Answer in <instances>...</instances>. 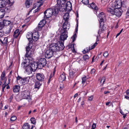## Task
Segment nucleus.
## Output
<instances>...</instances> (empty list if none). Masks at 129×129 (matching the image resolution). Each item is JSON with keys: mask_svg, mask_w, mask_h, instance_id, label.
I'll return each instance as SVG.
<instances>
[{"mask_svg": "<svg viewBox=\"0 0 129 129\" xmlns=\"http://www.w3.org/2000/svg\"><path fill=\"white\" fill-rule=\"evenodd\" d=\"M60 11L59 8H55L53 10L51 8H50L46 10L44 12L45 15L44 17L45 19L51 17L52 14H57Z\"/></svg>", "mask_w": 129, "mask_h": 129, "instance_id": "nucleus-1", "label": "nucleus"}, {"mask_svg": "<svg viewBox=\"0 0 129 129\" xmlns=\"http://www.w3.org/2000/svg\"><path fill=\"white\" fill-rule=\"evenodd\" d=\"M29 42L28 44V46L26 47V54L25 55L26 57H30L33 54V52L30 50L33 47V41H29Z\"/></svg>", "mask_w": 129, "mask_h": 129, "instance_id": "nucleus-2", "label": "nucleus"}, {"mask_svg": "<svg viewBox=\"0 0 129 129\" xmlns=\"http://www.w3.org/2000/svg\"><path fill=\"white\" fill-rule=\"evenodd\" d=\"M122 2L120 0H118L114 3H110L108 5L107 8L119 9L121 7Z\"/></svg>", "mask_w": 129, "mask_h": 129, "instance_id": "nucleus-3", "label": "nucleus"}, {"mask_svg": "<svg viewBox=\"0 0 129 129\" xmlns=\"http://www.w3.org/2000/svg\"><path fill=\"white\" fill-rule=\"evenodd\" d=\"M21 67L24 68L25 71L28 74H30L32 73L33 71L30 63L28 64L26 61H24L21 64Z\"/></svg>", "mask_w": 129, "mask_h": 129, "instance_id": "nucleus-4", "label": "nucleus"}, {"mask_svg": "<svg viewBox=\"0 0 129 129\" xmlns=\"http://www.w3.org/2000/svg\"><path fill=\"white\" fill-rule=\"evenodd\" d=\"M120 9H118L107 8V12L113 15H115L117 16H120L122 14V12Z\"/></svg>", "mask_w": 129, "mask_h": 129, "instance_id": "nucleus-5", "label": "nucleus"}, {"mask_svg": "<svg viewBox=\"0 0 129 129\" xmlns=\"http://www.w3.org/2000/svg\"><path fill=\"white\" fill-rule=\"evenodd\" d=\"M38 65V68L41 69L45 66L47 64V61L44 58L40 59L37 62Z\"/></svg>", "mask_w": 129, "mask_h": 129, "instance_id": "nucleus-6", "label": "nucleus"}, {"mask_svg": "<svg viewBox=\"0 0 129 129\" xmlns=\"http://www.w3.org/2000/svg\"><path fill=\"white\" fill-rule=\"evenodd\" d=\"M36 78L38 81L43 82L45 79V77L43 74L38 73L36 74Z\"/></svg>", "mask_w": 129, "mask_h": 129, "instance_id": "nucleus-7", "label": "nucleus"}, {"mask_svg": "<svg viewBox=\"0 0 129 129\" xmlns=\"http://www.w3.org/2000/svg\"><path fill=\"white\" fill-rule=\"evenodd\" d=\"M29 91L28 90H25L22 91L21 96L22 99H27L30 97Z\"/></svg>", "mask_w": 129, "mask_h": 129, "instance_id": "nucleus-8", "label": "nucleus"}, {"mask_svg": "<svg viewBox=\"0 0 129 129\" xmlns=\"http://www.w3.org/2000/svg\"><path fill=\"white\" fill-rule=\"evenodd\" d=\"M54 52L49 48L47 50L45 54V56L46 58L49 59L52 57L53 55Z\"/></svg>", "mask_w": 129, "mask_h": 129, "instance_id": "nucleus-9", "label": "nucleus"}, {"mask_svg": "<svg viewBox=\"0 0 129 129\" xmlns=\"http://www.w3.org/2000/svg\"><path fill=\"white\" fill-rule=\"evenodd\" d=\"M46 23V21L44 19H42L39 23L38 26L36 28L37 30H40L43 27Z\"/></svg>", "mask_w": 129, "mask_h": 129, "instance_id": "nucleus-10", "label": "nucleus"}, {"mask_svg": "<svg viewBox=\"0 0 129 129\" xmlns=\"http://www.w3.org/2000/svg\"><path fill=\"white\" fill-rule=\"evenodd\" d=\"M13 3L9 1V3L7 4V6L5 9L4 11L7 12L9 13L12 10L13 7Z\"/></svg>", "mask_w": 129, "mask_h": 129, "instance_id": "nucleus-11", "label": "nucleus"}, {"mask_svg": "<svg viewBox=\"0 0 129 129\" xmlns=\"http://www.w3.org/2000/svg\"><path fill=\"white\" fill-rule=\"evenodd\" d=\"M49 48L54 52L57 51V43L52 44L50 45Z\"/></svg>", "mask_w": 129, "mask_h": 129, "instance_id": "nucleus-12", "label": "nucleus"}, {"mask_svg": "<svg viewBox=\"0 0 129 129\" xmlns=\"http://www.w3.org/2000/svg\"><path fill=\"white\" fill-rule=\"evenodd\" d=\"M10 0H0V7L3 8L7 5V4L9 3Z\"/></svg>", "mask_w": 129, "mask_h": 129, "instance_id": "nucleus-13", "label": "nucleus"}, {"mask_svg": "<svg viewBox=\"0 0 129 129\" xmlns=\"http://www.w3.org/2000/svg\"><path fill=\"white\" fill-rule=\"evenodd\" d=\"M57 51H59L63 50L64 48V45L63 43L62 42H60V41L57 43Z\"/></svg>", "mask_w": 129, "mask_h": 129, "instance_id": "nucleus-14", "label": "nucleus"}, {"mask_svg": "<svg viewBox=\"0 0 129 129\" xmlns=\"http://www.w3.org/2000/svg\"><path fill=\"white\" fill-rule=\"evenodd\" d=\"M99 19L100 24H101V22H103L105 18V15L103 12L101 13L99 15Z\"/></svg>", "mask_w": 129, "mask_h": 129, "instance_id": "nucleus-15", "label": "nucleus"}, {"mask_svg": "<svg viewBox=\"0 0 129 129\" xmlns=\"http://www.w3.org/2000/svg\"><path fill=\"white\" fill-rule=\"evenodd\" d=\"M29 79V77L22 78L20 81L21 84L22 85H25L28 82Z\"/></svg>", "mask_w": 129, "mask_h": 129, "instance_id": "nucleus-16", "label": "nucleus"}, {"mask_svg": "<svg viewBox=\"0 0 129 129\" xmlns=\"http://www.w3.org/2000/svg\"><path fill=\"white\" fill-rule=\"evenodd\" d=\"M68 37L67 32L64 31L61 34L60 37V40H65Z\"/></svg>", "mask_w": 129, "mask_h": 129, "instance_id": "nucleus-17", "label": "nucleus"}, {"mask_svg": "<svg viewBox=\"0 0 129 129\" xmlns=\"http://www.w3.org/2000/svg\"><path fill=\"white\" fill-rule=\"evenodd\" d=\"M31 68H32L33 71H35L38 68V65L37 62H33L30 63Z\"/></svg>", "mask_w": 129, "mask_h": 129, "instance_id": "nucleus-18", "label": "nucleus"}, {"mask_svg": "<svg viewBox=\"0 0 129 129\" xmlns=\"http://www.w3.org/2000/svg\"><path fill=\"white\" fill-rule=\"evenodd\" d=\"M42 82L36 80L35 82L34 88H35L39 89L41 86L42 83Z\"/></svg>", "mask_w": 129, "mask_h": 129, "instance_id": "nucleus-19", "label": "nucleus"}, {"mask_svg": "<svg viewBox=\"0 0 129 129\" xmlns=\"http://www.w3.org/2000/svg\"><path fill=\"white\" fill-rule=\"evenodd\" d=\"M70 27V24L68 23V22H64L63 24V28L64 29V31H67L69 29Z\"/></svg>", "mask_w": 129, "mask_h": 129, "instance_id": "nucleus-20", "label": "nucleus"}, {"mask_svg": "<svg viewBox=\"0 0 129 129\" xmlns=\"http://www.w3.org/2000/svg\"><path fill=\"white\" fill-rule=\"evenodd\" d=\"M39 37V34L38 31H36L35 32L33 35V40H38Z\"/></svg>", "mask_w": 129, "mask_h": 129, "instance_id": "nucleus-21", "label": "nucleus"}, {"mask_svg": "<svg viewBox=\"0 0 129 129\" xmlns=\"http://www.w3.org/2000/svg\"><path fill=\"white\" fill-rule=\"evenodd\" d=\"M19 29H17L14 32L13 35L14 40L15 38H17L19 37H20V32H19Z\"/></svg>", "mask_w": 129, "mask_h": 129, "instance_id": "nucleus-22", "label": "nucleus"}, {"mask_svg": "<svg viewBox=\"0 0 129 129\" xmlns=\"http://www.w3.org/2000/svg\"><path fill=\"white\" fill-rule=\"evenodd\" d=\"M13 89L14 92H18L20 89V86L18 85H15L13 87Z\"/></svg>", "mask_w": 129, "mask_h": 129, "instance_id": "nucleus-23", "label": "nucleus"}, {"mask_svg": "<svg viewBox=\"0 0 129 129\" xmlns=\"http://www.w3.org/2000/svg\"><path fill=\"white\" fill-rule=\"evenodd\" d=\"M32 0H26L25 4L26 7L27 8H29L32 5Z\"/></svg>", "mask_w": 129, "mask_h": 129, "instance_id": "nucleus-24", "label": "nucleus"}, {"mask_svg": "<svg viewBox=\"0 0 129 129\" xmlns=\"http://www.w3.org/2000/svg\"><path fill=\"white\" fill-rule=\"evenodd\" d=\"M66 8L67 10L68 11L72 9V4L70 2H68L66 4Z\"/></svg>", "mask_w": 129, "mask_h": 129, "instance_id": "nucleus-25", "label": "nucleus"}, {"mask_svg": "<svg viewBox=\"0 0 129 129\" xmlns=\"http://www.w3.org/2000/svg\"><path fill=\"white\" fill-rule=\"evenodd\" d=\"M66 78L65 73H63L60 75L59 78V80L61 82H62L65 80Z\"/></svg>", "mask_w": 129, "mask_h": 129, "instance_id": "nucleus-26", "label": "nucleus"}, {"mask_svg": "<svg viewBox=\"0 0 129 129\" xmlns=\"http://www.w3.org/2000/svg\"><path fill=\"white\" fill-rule=\"evenodd\" d=\"M57 4L56 5L55 8H59L60 9V8L61 7V0H57Z\"/></svg>", "mask_w": 129, "mask_h": 129, "instance_id": "nucleus-27", "label": "nucleus"}, {"mask_svg": "<svg viewBox=\"0 0 129 129\" xmlns=\"http://www.w3.org/2000/svg\"><path fill=\"white\" fill-rule=\"evenodd\" d=\"M69 15L68 13H66L63 16V19L65 22H68V20L69 18Z\"/></svg>", "mask_w": 129, "mask_h": 129, "instance_id": "nucleus-28", "label": "nucleus"}, {"mask_svg": "<svg viewBox=\"0 0 129 129\" xmlns=\"http://www.w3.org/2000/svg\"><path fill=\"white\" fill-rule=\"evenodd\" d=\"M75 72L72 70L70 69L69 70V75L70 78H73L75 76Z\"/></svg>", "mask_w": 129, "mask_h": 129, "instance_id": "nucleus-29", "label": "nucleus"}, {"mask_svg": "<svg viewBox=\"0 0 129 129\" xmlns=\"http://www.w3.org/2000/svg\"><path fill=\"white\" fill-rule=\"evenodd\" d=\"M30 126L28 123H24L22 126V129H29Z\"/></svg>", "mask_w": 129, "mask_h": 129, "instance_id": "nucleus-30", "label": "nucleus"}, {"mask_svg": "<svg viewBox=\"0 0 129 129\" xmlns=\"http://www.w3.org/2000/svg\"><path fill=\"white\" fill-rule=\"evenodd\" d=\"M74 41H72V42L71 44H70L69 45V47H71V48H72V52L74 53L76 52V51L74 47V45L75 44L74 43H73V42Z\"/></svg>", "mask_w": 129, "mask_h": 129, "instance_id": "nucleus-31", "label": "nucleus"}, {"mask_svg": "<svg viewBox=\"0 0 129 129\" xmlns=\"http://www.w3.org/2000/svg\"><path fill=\"white\" fill-rule=\"evenodd\" d=\"M90 7L93 9H94L95 10L97 9L98 7H96V4L93 3H92L90 4Z\"/></svg>", "mask_w": 129, "mask_h": 129, "instance_id": "nucleus-32", "label": "nucleus"}, {"mask_svg": "<svg viewBox=\"0 0 129 129\" xmlns=\"http://www.w3.org/2000/svg\"><path fill=\"white\" fill-rule=\"evenodd\" d=\"M26 38L28 40H32L33 38V34L32 33H28L27 34Z\"/></svg>", "mask_w": 129, "mask_h": 129, "instance_id": "nucleus-33", "label": "nucleus"}, {"mask_svg": "<svg viewBox=\"0 0 129 129\" xmlns=\"http://www.w3.org/2000/svg\"><path fill=\"white\" fill-rule=\"evenodd\" d=\"M100 26L98 34L101 33L102 32L104 31V29L103 28V26H101V24L100 25Z\"/></svg>", "mask_w": 129, "mask_h": 129, "instance_id": "nucleus-34", "label": "nucleus"}, {"mask_svg": "<svg viewBox=\"0 0 129 129\" xmlns=\"http://www.w3.org/2000/svg\"><path fill=\"white\" fill-rule=\"evenodd\" d=\"M4 10H3L2 9L1 10H0V18H3L5 14V13L3 11Z\"/></svg>", "mask_w": 129, "mask_h": 129, "instance_id": "nucleus-35", "label": "nucleus"}, {"mask_svg": "<svg viewBox=\"0 0 129 129\" xmlns=\"http://www.w3.org/2000/svg\"><path fill=\"white\" fill-rule=\"evenodd\" d=\"M31 123L34 124H36V119L34 117H31L30 119Z\"/></svg>", "mask_w": 129, "mask_h": 129, "instance_id": "nucleus-36", "label": "nucleus"}, {"mask_svg": "<svg viewBox=\"0 0 129 129\" xmlns=\"http://www.w3.org/2000/svg\"><path fill=\"white\" fill-rule=\"evenodd\" d=\"M89 56L87 55H85L83 56V59L85 61H86L88 59Z\"/></svg>", "mask_w": 129, "mask_h": 129, "instance_id": "nucleus-37", "label": "nucleus"}, {"mask_svg": "<svg viewBox=\"0 0 129 129\" xmlns=\"http://www.w3.org/2000/svg\"><path fill=\"white\" fill-rule=\"evenodd\" d=\"M3 23L5 25H7L10 24V21H9L4 20L3 21Z\"/></svg>", "mask_w": 129, "mask_h": 129, "instance_id": "nucleus-38", "label": "nucleus"}, {"mask_svg": "<svg viewBox=\"0 0 129 129\" xmlns=\"http://www.w3.org/2000/svg\"><path fill=\"white\" fill-rule=\"evenodd\" d=\"M82 84L83 85L85 83L86 81V76L82 77Z\"/></svg>", "mask_w": 129, "mask_h": 129, "instance_id": "nucleus-39", "label": "nucleus"}, {"mask_svg": "<svg viewBox=\"0 0 129 129\" xmlns=\"http://www.w3.org/2000/svg\"><path fill=\"white\" fill-rule=\"evenodd\" d=\"M98 43L97 42L95 43L93 45H92L91 47H89L90 49L91 50H92L97 45Z\"/></svg>", "mask_w": 129, "mask_h": 129, "instance_id": "nucleus-40", "label": "nucleus"}, {"mask_svg": "<svg viewBox=\"0 0 129 129\" xmlns=\"http://www.w3.org/2000/svg\"><path fill=\"white\" fill-rule=\"evenodd\" d=\"M90 50V49L89 47V48L88 49V48H86L85 49L84 51H83V53H88Z\"/></svg>", "mask_w": 129, "mask_h": 129, "instance_id": "nucleus-41", "label": "nucleus"}, {"mask_svg": "<svg viewBox=\"0 0 129 129\" xmlns=\"http://www.w3.org/2000/svg\"><path fill=\"white\" fill-rule=\"evenodd\" d=\"M82 2L84 5H88L89 3L88 0H82Z\"/></svg>", "mask_w": 129, "mask_h": 129, "instance_id": "nucleus-42", "label": "nucleus"}, {"mask_svg": "<svg viewBox=\"0 0 129 129\" xmlns=\"http://www.w3.org/2000/svg\"><path fill=\"white\" fill-rule=\"evenodd\" d=\"M8 85V84H3L2 85V92H4V90L6 86Z\"/></svg>", "mask_w": 129, "mask_h": 129, "instance_id": "nucleus-43", "label": "nucleus"}, {"mask_svg": "<svg viewBox=\"0 0 129 129\" xmlns=\"http://www.w3.org/2000/svg\"><path fill=\"white\" fill-rule=\"evenodd\" d=\"M1 43L4 45H6L7 46V43L8 41H0Z\"/></svg>", "mask_w": 129, "mask_h": 129, "instance_id": "nucleus-44", "label": "nucleus"}, {"mask_svg": "<svg viewBox=\"0 0 129 129\" xmlns=\"http://www.w3.org/2000/svg\"><path fill=\"white\" fill-rule=\"evenodd\" d=\"M17 118L15 116H13L11 118V120L12 121H14Z\"/></svg>", "mask_w": 129, "mask_h": 129, "instance_id": "nucleus-45", "label": "nucleus"}, {"mask_svg": "<svg viewBox=\"0 0 129 129\" xmlns=\"http://www.w3.org/2000/svg\"><path fill=\"white\" fill-rule=\"evenodd\" d=\"M76 34H75L72 37L71 39L72 40H75L76 39Z\"/></svg>", "mask_w": 129, "mask_h": 129, "instance_id": "nucleus-46", "label": "nucleus"}, {"mask_svg": "<svg viewBox=\"0 0 129 129\" xmlns=\"http://www.w3.org/2000/svg\"><path fill=\"white\" fill-rule=\"evenodd\" d=\"M108 55V52L106 51L103 54V56L105 57H107Z\"/></svg>", "mask_w": 129, "mask_h": 129, "instance_id": "nucleus-47", "label": "nucleus"}, {"mask_svg": "<svg viewBox=\"0 0 129 129\" xmlns=\"http://www.w3.org/2000/svg\"><path fill=\"white\" fill-rule=\"evenodd\" d=\"M64 85L63 83H62L60 84V88L61 89H62L64 87Z\"/></svg>", "mask_w": 129, "mask_h": 129, "instance_id": "nucleus-48", "label": "nucleus"}, {"mask_svg": "<svg viewBox=\"0 0 129 129\" xmlns=\"http://www.w3.org/2000/svg\"><path fill=\"white\" fill-rule=\"evenodd\" d=\"M123 30V29H122L120 31V32L118 33L116 35V38H117V37L121 33H122V31Z\"/></svg>", "mask_w": 129, "mask_h": 129, "instance_id": "nucleus-49", "label": "nucleus"}, {"mask_svg": "<svg viewBox=\"0 0 129 129\" xmlns=\"http://www.w3.org/2000/svg\"><path fill=\"white\" fill-rule=\"evenodd\" d=\"M93 98V96L92 95H91L90 97H89L88 98V100L91 101H92Z\"/></svg>", "mask_w": 129, "mask_h": 129, "instance_id": "nucleus-50", "label": "nucleus"}, {"mask_svg": "<svg viewBox=\"0 0 129 129\" xmlns=\"http://www.w3.org/2000/svg\"><path fill=\"white\" fill-rule=\"evenodd\" d=\"M96 124L94 123H93L92 126V129H94L96 127Z\"/></svg>", "mask_w": 129, "mask_h": 129, "instance_id": "nucleus-51", "label": "nucleus"}, {"mask_svg": "<svg viewBox=\"0 0 129 129\" xmlns=\"http://www.w3.org/2000/svg\"><path fill=\"white\" fill-rule=\"evenodd\" d=\"M95 72V70L94 69H92L91 70V73L92 74H94Z\"/></svg>", "mask_w": 129, "mask_h": 129, "instance_id": "nucleus-52", "label": "nucleus"}, {"mask_svg": "<svg viewBox=\"0 0 129 129\" xmlns=\"http://www.w3.org/2000/svg\"><path fill=\"white\" fill-rule=\"evenodd\" d=\"M126 17L127 18H129V11H127L126 13Z\"/></svg>", "mask_w": 129, "mask_h": 129, "instance_id": "nucleus-53", "label": "nucleus"}, {"mask_svg": "<svg viewBox=\"0 0 129 129\" xmlns=\"http://www.w3.org/2000/svg\"><path fill=\"white\" fill-rule=\"evenodd\" d=\"M5 71H4L3 72L2 74L1 75V76H3V77H5Z\"/></svg>", "mask_w": 129, "mask_h": 129, "instance_id": "nucleus-54", "label": "nucleus"}, {"mask_svg": "<svg viewBox=\"0 0 129 129\" xmlns=\"http://www.w3.org/2000/svg\"><path fill=\"white\" fill-rule=\"evenodd\" d=\"M57 113V111L56 110H53V113L54 114H56Z\"/></svg>", "mask_w": 129, "mask_h": 129, "instance_id": "nucleus-55", "label": "nucleus"}, {"mask_svg": "<svg viewBox=\"0 0 129 129\" xmlns=\"http://www.w3.org/2000/svg\"><path fill=\"white\" fill-rule=\"evenodd\" d=\"M102 81H103V83H104L105 81V77H103L102 78L101 80V83L102 82Z\"/></svg>", "mask_w": 129, "mask_h": 129, "instance_id": "nucleus-56", "label": "nucleus"}, {"mask_svg": "<svg viewBox=\"0 0 129 129\" xmlns=\"http://www.w3.org/2000/svg\"><path fill=\"white\" fill-rule=\"evenodd\" d=\"M22 78L18 76V77L17 78V80H19L20 79H22Z\"/></svg>", "mask_w": 129, "mask_h": 129, "instance_id": "nucleus-57", "label": "nucleus"}, {"mask_svg": "<svg viewBox=\"0 0 129 129\" xmlns=\"http://www.w3.org/2000/svg\"><path fill=\"white\" fill-rule=\"evenodd\" d=\"M4 35L3 33L0 31V37H2Z\"/></svg>", "mask_w": 129, "mask_h": 129, "instance_id": "nucleus-58", "label": "nucleus"}, {"mask_svg": "<svg viewBox=\"0 0 129 129\" xmlns=\"http://www.w3.org/2000/svg\"><path fill=\"white\" fill-rule=\"evenodd\" d=\"M9 106L8 105H6L4 107V110L8 108Z\"/></svg>", "mask_w": 129, "mask_h": 129, "instance_id": "nucleus-59", "label": "nucleus"}, {"mask_svg": "<svg viewBox=\"0 0 129 129\" xmlns=\"http://www.w3.org/2000/svg\"><path fill=\"white\" fill-rule=\"evenodd\" d=\"M111 102L109 101V102H107L106 104V106H108L109 105V104H111Z\"/></svg>", "mask_w": 129, "mask_h": 129, "instance_id": "nucleus-60", "label": "nucleus"}, {"mask_svg": "<svg viewBox=\"0 0 129 129\" xmlns=\"http://www.w3.org/2000/svg\"><path fill=\"white\" fill-rule=\"evenodd\" d=\"M7 78H5V79H4V83L3 84H6V82L7 81Z\"/></svg>", "mask_w": 129, "mask_h": 129, "instance_id": "nucleus-61", "label": "nucleus"}, {"mask_svg": "<svg viewBox=\"0 0 129 129\" xmlns=\"http://www.w3.org/2000/svg\"><path fill=\"white\" fill-rule=\"evenodd\" d=\"M126 93L127 95L129 96V89L126 91Z\"/></svg>", "mask_w": 129, "mask_h": 129, "instance_id": "nucleus-62", "label": "nucleus"}, {"mask_svg": "<svg viewBox=\"0 0 129 129\" xmlns=\"http://www.w3.org/2000/svg\"><path fill=\"white\" fill-rule=\"evenodd\" d=\"M125 98L129 100V96L125 95Z\"/></svg>", "mask_w": 129, "mask_h": 129, "instance_id": "nucleus-63", "label": "nucleus"}, {"mask_svg": "<svg viewBox=\"0 0 129 129\" xmlns=\"http://www.w3.org/2000/svg\"><path fill=\"white\" fill-rule=\"evenodd\" d=\"M78 95V93H76V94H75L74 95V98H75Z\"/></svg>", "mask_w": 129, "mask_h": 129, "instance_id": "nucleus-64", "label": "nucleus"}]
</instances>
